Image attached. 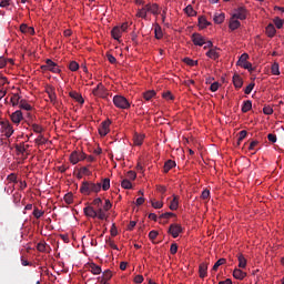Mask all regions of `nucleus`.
<instances>
[{
    "label": "nucleus",
    "instance_id": "61",
    "mask_svg": "<svg viewBox=\"0 0 284 284\" xmlns=\"http://www.w3.org/2000/svg\"><path fill=\"white\" fill-rule=\"evenodd\" d=\"M172 216H174V213L172 212H166V213H162L160 215V219H172Z\"/></svg>",
    "mask_w": 284,
    "mask_h": 284
},
{
    "label": "nucleus",
    "instance_id": "22",
    "mask_svg": "<svg viewBox=\"0 0 284 284\" xmlns=\"http://www.w3.org/2000/svg\"><path fill=\"white\" fill-rule=\"evenodd\" d=\"M199 274H200V278H205V276H207V264L205 263L200 264Z\"/></svg>",
    "mask_w": 284,
    "mask_h": 284
},
{
    "label": "nucleus",
    "instance_id": "6",
    "mask_svg": "<svg viewBox=\"0 0 284 284\" xmlns=\"http://www.w3.org/2000/svg\"><path fill=\"white\" fill-rule=\"evenodd\" d=\"M234 19H240L241 21L247 19V10L243 7L237 8L233 16Z\"/></svg>",
    "mask_w": 284,
    "mask_h": 284
},
{
    "label": "nucleus",
    "instance_id": "33",
    "mask_svg": "<svg viewBox=\"0 0 284 284\" xmlns=\"http://www.w3.org/2000/svg\"><path fill=\"white\" fill-rule=\"evenodd\" d=\"M11 103L13 106L16 105H20L21 103V95H19V93H14L11 99H10Z\"/></svg>",
    "mask_w": 284,
    "mask_h": 284
},
{
    "label": "nucleus",
    "instance_id": "14",
    "mask_svg": "<svg viewBox=\"0 0 284 284\" xmlns=\"http://www.w3.org/2000/svg\"><path fill=\"white\" fill-rule=\"evenodd\" d=\"M69 97H71V99H74V101H77L78 103H81L82 105L85 103V100H83V95H81L77 91H71L69 93Z\"/></svg>",
    "mask_w": 284,
    "mask_h": 284
},
{
    "label": "nucleus",
    "instance_id": "58",
    "mask_svg": "<svg viewBox=\"0 0 284 284\" xmlns=\"http://www.w3.org/2000/svg\"><path fill=\"white\" fill-rule=\"evenodd\" d=\"M254 83H250L245 90H244V94H252V90H254Z\"/></svg>",
    "mask_w": 284,
    "mask_h": 284
},
{
    "label": "nucleus",
    "instance_id": "20",
    "mask_svg": "<svg viewBox=\"0 0 284 284\" xmlns=\"http://www.w3.org/2000/svg\"><path fill=\"white\" fill-rule=\"evenodd\" d=\"M233 85L237 89L243 88V78L239 74L233 75Z\"/></svg>",
    "mask_w": 284,
    "mask_h": 284
},
{
    "label": "nucleus",
    "instance_id": "38",
    "mask_svg": "<svg viewBox=\"0 0 284 284\" xmlns=\"http://www.w3.org/2000/svg\"><path fill=\"white\" fill-rule=\"evenodd\" d=\"M90 270H91V272L94 274V275H99V274H101V266H99V265H97V264H94V263H92V264H90Z\"/></svg>",
    "mask_w": 284,
    "mask_h": 284
},
{
    "label": "nucleus",
    "instance_id": "35",
    "mask_svg": "<svg viewBox=\"0 0 284 284\" xmlns=\"http://www.w3.org/2000/svg\"><path fill=\"white\" fill-rule=\"evenodd\" d=\"M199 26L203 30V29L207 28V26H210V22L207 21V19L205 17H200Z\"/></svg>",
    "mask_w": 284,
    "mask_h": 284
},
{
    "label": "nucleus",
    "instance_id": "55",
    "mask_svg": "<svg viewBox=\"0 0 284 284\" xmlns=\"http://www.w3.org/2000/svg\"><path fill=\"white\" fill-rule=\"evenodd\" d=\"M97 217L100 219V221L105 220V212L103 211V209H99L97 211Z\"/></svg>",
    "mask_w": 284,
    "mask_h": 284
},
{
    "label": "nucleus",
    "instance_id": "27",
    "mask_svg": "<svg viewBox=\"0 0 284 284\" xmlns=\"http://www.w3.org/2000/svg\"><path fill=\"white\" fill-rule=\"evenodd\" d=\"M237 261H239V267H241L242 270H245V267L247 266V260H245V256H243V254H240L237 256Z\"/></svg>",
    "mask_w": 284,
    "mask_h": 284
},
{
    "label": "nucleus",
    "instance_id": "11",
    "mask_svg": "<svg viewBox=\"0 0 284 284\" xmlns=\"http://www.w3.org/2000/svg\"><path fill=\"white\" fill-rule=\"evenodd\" d=\"M45 63H48L49 71L53 72V74H59L61 72V69H59V65H57L54 61L48 59Z\"/></svg>",
    "mask_w": 284,
    "mask_h": 284
},
{
    "label": "nucleus",
    "instance_id": "45",
    "mask_svg": "<svg viewBox=\"0 0 284 284\" xmlns=\"http://www.w3.org/2000/svg\"><path fill=\"white\" fill-rule=\"evenodd\" d=\"M103 192H108V190H110V179H103L102 180V185H101Z\"/></svg>",
    "mask_w": 284,
    "mask_h": 284
},
{
    "label": "nucleus",
    "instance_id": "39",
    "mask_svg": "<svg viewBox=\"0 0 284 284\" xmlns=\"http://www.w3.org/2000/svg\"><path fill=\"white\" fill-rule=\"evenodd\" d=\"M271 72L272 74H274V77H278V74H281L280 68H278V63L274 62L271 67Z\"/></svg>",
    "mask_w": 284,
    "mask_h": 284
},
{
    "label": "nucleus",
    "instance_id": "15",
    "mask_svg": "<svg viewBox=\"0 0 284 284\" xmlns=\"http://www.w3.org/2000/svg\"><path fill=\"white\" fill-rule=\"evenodd\" d=\"M144 139H145V134L134 133L133 135L134 145H143Z\"/></svg>",
    "mask_w": 284,
    "mask_h": 284
},
{
    "label": "nucleus",
    "instance_id": "1",
    "mask_svg": "<svg viewBox=\"0 0 284 284\" xmlns=\"http://www.w3.org/2000/svg\"><path fill=\"white\" fill-rule=\"evenodd\" d=\"M80 192L84 194V196H90L92 192L99 194V192H101V183L83 181L80 186Z\"/></svg>",
    "mask_w": 284,
    "mask_h": 284
},
{
    "label": "nucleus",
    "instance_id": "7",
    "mask_svg": "<svg viewBox=\"0 0 284 284\" xmlns=\"http://www.w3.org/2000/svg\"><path fill=\"white\" fill-rule=\"evenodd\" d=\"M192 42L194 45H199L202 48V45H205V37H203L201 33H193L191 36Z\"/></svg>",
    "mask_w": 284,
    "mask_h": 284
},
{
    "label": "nucleus",
    "instance_id": "28",
    "mask_svg": "<svg viewBox=\"0 0 284 284\" xmlns=\"http://www.w3.org/2000/svg\"><path fill=\"white\" fill-rule=\"evenodd\" d=\"M19 109L27 110V112H30V110H32V105H30L26 100H20Z\"/></svg>",
    "mask_w": 284,
    "mask_h": 284
},
{
    "label": "nucleus",
    "instance_id": "48",
    "mask_svg": "<svg viewBox=\"0 0 284 284\" xmlns=\"http://www.w3.org/2000/svg\"><path fill=\"white\" fill-rule=\"evenodd\" d=\"M36 143H38V145H45V143H48V139H45V136L43 135H39L37 139H36Z\"/></svg>",
    "mask_w": 284,
    "mask_h": 284
},
{
    "label": "nucleus",
    "instance_id": "32",
    "mask_svg": "<svg viewBox=\"0 0 284 284\" xmlns=\"http://www.w3.org/2000/svg\"><path fill=\"white\" fill-rule=\"evenodd\" d=\"M169 207L172 211L179 210V196H173V200L171 201Z\"/></svg>",
    "mask_w": 284,
    "mask_h": 284
},
{
    "label": "nucleus",
    "instance_id": "59",
    "mask_svg": "<svg viewBox=\"0 0 284 284\" xmlns=\"http://www.w3.org/2000/svg\"><path fill=\"white\" fill-rule=\"evenodd\" d=\"M126 178L130 179V181H134L136 179V172L134 171H129L126 173Z\"/></svg>",
    "mask_w": 284,
    "mask_h": 284
},
{
    "label": "nucleus",
    "instance_id": "63",
    "mask_svg": "<svg viewBox=\"0 0 284 284\" xmlns=\"http://www.w3.org/2000/svg\"><path fill=\"white\" fill-rule=\"evenodd\" d=\"M170 252L171 254H176L179 252V245H176L175 243L171 244Z\"/></svg>",
    "mask_w": 284,
    "mask_h": 284
},
{
    "label": "nucleus",
    "instance_id": "2",
    "mask_svg": "<svg viewBox=\"0 0 284 284\" xmlns=\"http://www.w3.org/2000/svg\"><path fill=\"white\" fill-rule=\"evenodd\" d=\"M113 104L120 110H129L130 108V101H128V99H125L123 95H114Z\"/></svg>",
    "mask_w": 284,
    "mask_h": 284
},
{
    "label": "nucleus",
    "instance_id": "13",
    "mask_svg": "<svg viewBox=\"0 0 284 284\" xmlns=\"http://www.w3.org/2000/svg\"><path fill=\"white\" fill-rule=\"evenodd\" d=\"M123 34V32L121 31V27L116 26L111 30V37L115 40V41H121V36Z\"/></svg>",
    "mask_w": 284,
    "mask_h": 284
},
{
    "label": "nucleus",
    "instance_id": "44",
    "mask_svg": "<svg viewBox=\"0 0 284 284\" xmlns=\"http://www.w3.org/2000/svg\"><path fill=\"white\" fill-rule=\"evenodd\" d=\"M273 23L274 26L277 28V30H281V28H283V24H284V20L276 17L274 20H273Z\"/></svg>",
    "mask_w": 284,
    "mask_h": 284
},
{
    "label": "nucleus",
    "instance_id": "34",
    "mask_svg": "<svg viewBox=\"0 0 284 284\" xmlns=\"http://www.w3.org/2000/svg\"><path fill=\"white\" fill-rule=\"evenodd\" d=\"M250 110H252V102L250 100H246L243 102L242 112L247 113L250 112Z\"/></svg>",
    "mask_w": 284,
    "mask_h": 284
},
{
    "label": "nucleus",
    "instance_id": "19",
    "mask_svg": "<svg viewBox=\"0 0 284 284\" xmlns=\"http://www.w3.org/2000/svg\"><path fill=\"white\" fill-rule=\"evenodd\" d=\"M146 12H151V14H154L158 17L159 14V4L153 3V4H146Z\"/></svg>",
    "mask_w": 284,
    "mask_h": 284
},
{
    "label": "nucleus",
    "instance_id": "64",
    "mask_svg": "<svg viewBox=\"0 0 284 284\" xmlns=\"http://www.w3.org/2000/svg\"><path fill=\"white\" fill-rule=\"evenodd\" d=\"M267 139H268V141H270L271 143H276V141H277L276 134H274V133H270V134L267 135Z\"/></svg>",
    "mask_w": 284,
    "mask_h": 284
},
{
    "label": "nucleus",
    "instance_id": "52",
    "mask_svg": "<svg viewBox=\"0 0 284 284\" xmlns=\"http://www.w3.org/2000/svg\"><path fill=\"white\" fill-rule=\"evenodd\" d=\"M162 97L166 101H173L174 100V95H172V92H170V91H166V92L162 93Z\"/></svg>",
    "mask_w": 284,
    "mask_h": 284
},
{
    "label": "nucleus",
    "instance_id": "36",
    "mask_svg": "<svg viewBox=\"0 0 284 284\" xmlns=\"http://www.w3.org/2000/svg\"><path fill=\"white\" fill-rule=\"evenodd\" d=\"M154 34H155V39H163V29H161V26L159 24L155 26Z\"/></svg>",
    "mask_w": 284,
    "mask_h": 284
},
{
    "label": "nucleus",
    "instance_id": "43",
    "mask_svg": "<svg viewBox=\"0 0 284 284\" xmlns=\"http://www.w3.org/2000/svg\"><path fill=\"white\" fill-rule=\"evenodd\" d=\"M183 61L186 65H190L191 68H194V65H199V60H192L190 58H184Z\"/></svg>",
    "mask_w": 284,
    "mask_h": 284
},
{
    "label": "nucleus",
    "instance_id": "10",
    "mask_svg": "<svg viewBox=\"0 0 284 284\" xmlns=\"http://www.w3.org/2000/svg\"><path fill=\"white\" fill-rule=\"evenodd\" d=\"M45 92L50 99V102L53 104V105H57V91L54 90V87H48L45 89Z\"/></svg>",
    "mask_w": 284,
    "mask_h": 284
},
{
    "label": "nucleus",
    "instance_id": "50",
    "mask_svg": "<svg viewBox=\"0 0 284 284\" xmlns=\"http://www.w3.org/2000/svg\"><path fill=\"white\" fill-rule=\"evenodd\" d=\"M37 250H38V252H47V250H48V244H45V243H43V242H40V243H38V245H37Z\"/></svg>",
    "mask_w": 284,
    "mask_h": 284
},
{
    "label": "nucleus",
    "instance_id": "8",
    "mask_svg": "<svg viewBox=\"0 0 284 284\" xmlns=\"http://www.w3.org/2000/svg\"><path fill=\"white\" fill-rule=\"evenodd\" d=\"M112 122L110 120L103 121L99 128V134L100 136H108V133L110 132V124Z\"/></svg>",
    "mask_w": 284,
    "mask_h": 284
},
{
    "label": "nucleus",
    "instance_id": "49",
    "mask_svg": "<svg viewBox=\"0 0 284 284\" xmlns=\"http://www.w3.org/2000/svg\"><path fill=\"white\" fill-rule=\"evenodd\" d=\"M151 205L154 210H161V207H163V202L151 200Z\"/></svg>",
    "mask_w": 284,
    "mask_h": 284
},
{
    "label": "nucleus",
    "instance_id": "17",
    "mask_svg": "<svg viewBox=\"0 0 284 284\" xmlns=\"http://www.w3.org/2000/svg\"><path fill=\"white\" fill-rule=\"evenodd\" d=\"M229 28L230 30H239V28H241V22L232 16Z\"/></svg>",
    "mask_w": 284,
    "mask_h": 284
},
{
    "label": "nucleus",
    "instance_id": "54",
    "mask_svg": "<svg viewBox=\"0 0 284 284\" xmlns=\"http://www.w3.org/2000/svg\"><path fill=\"white\" fill-rule=\"evenodd\" d=\"M32 130L33 132H36L37 134H41V132H43V126L39 125V124H32Z\"/></svg>",
    "mask_w": 284,
    "mask_h": 284
},
{
    "label": "nucleus",
    "instance_id": "46",
    "mask_svg": "<svg viewBox=\"0 0 284 284\" xmlns=\"http://www.w3.org/2000/svg\"><path fill=\"white\" fill-rule=\"evenodd\" d=\"M34 219H41L45 212L39 210V207L34 206L33 212H32Z\"/></svg>",
    "mask_w": 284,
    "mask_h": 284
},
{
    "label": "nucleus",
    "instance_id": "16",
    "mask_svg": "<svg viewBox=\"0 0 284 284\" xmlns=\"http://www.w3.org/2000/svg\"><path fill=\"white\" fill-rule=\"evenodd\" d=\"M233 276L234 278H236L237 281H243V278H245V276H247V273L243 272L240 268H235L233 271Z\"/></svg>",
    "mask_w": 284,
    "mask_h": 284
},
{
    "label": "nucleus",
    "instance_id": "60",
    "mask_svg": "<svg viewBox=\"0 0 284 284\" xmlns=\"http://www.w3.org/2000/svg\"><path fill=\"white\" fill-rule=\"evenodd\" d=\"M156 236H159V231H151V232L149 233V239H150L151 241H154V240L156 239Z\"/></svg>",
    "mask_w": 284,
    "mask_h": 284
},
{
    "label": "nucleus",
    "instance_id": "29",
    "mask_svg": "<svg viewBox=\"0 0 284 284\" xmlns=\"http://www.w3.org/2000/svg\"><path fill=\"white\" fill-rule=\"evenodd\" d=\"M29 148H30V145H26L24 143H20L18 145H16L17 152H19L20 154H26V152L28 151Z\"/></svg>",
    "mask_w": 284,
    "mask_h": 284
},
{
    "label": "nucleus",
    "instance_id": "40",
    "mask_svg": "<svg viewBox=\"0 0 284 284\" xmlns=\"http://www.w3.org/2000/svg\"><path fill=\"white\" fill-rule=\"evenodd\" d=\"M225 263H226V260H225V258H220V260L213 265L212 272H217V271H219V267H221V265H225Z\"/></svg>",
    "mask_w": 284,
    "mask_h": 284
},
{
    "label": "nucleus",
    "instance_id": "18",
    "mask_svg": "<svg viewBox=\"0 0 284 284\" xmlns=\"http://www.w3.org/2000/svg\"><path fill=\"white\" fill-rule=\"evenodd\" d=\"M85 216H90L91 219H97V211L92 206H87L83 209Z\"/></svg>",
    "mask_w": 284,
    "mask_h": 284
},
{
    "label": "nucleus",
    "instance_id": "47",
    "mask_svg": "<svg viewBox=\"0 0 284 284\" xmlns=\"http://www.w3.org/2000/svg\"><path fill=\"white\" fill-rule=\"evenodd\" d=\"M121 185L124 190H132V182H130V180L128 179H124L122 182H121Z\"/></svg>",
    "mask_w": 284,
    "mask_h": 284
},
{
    "label": "nucleus",
    "instance_id": "5",
    "mask_svg": "<svg viewBox=\"0 0 284 284\" xmlns=\"http://www.w3.org/2000/svg\"><path fill=\"white\" fill-rule=\"evenodd\" d=\"M181 232H183V227L180 224H171L169 227V234H171L173 239H179Z\"/></svg>",
    "mask_w": 284,
    "mask_h": 284
},
{
    "label": "nucleus",
    "instance_id": "24",
    "mask_svg": "<svg viewBox=\"0 0 284 284\" xmlns=\"http://www.w3.org/2000/svg\"><path fill=\"white\" fill-rule=\"evenodd\" d=\"M136 17L139 19H148V7H146V4L142 9L138 10Z\"/></svg>",
    "mask_w": 284,
    "mask_h": 284
},
{
    "label": "nucleus",
    "instance_id": "4",
    "mask_svg": "<svg viewBox=\"0 0 284 284\" xmlns=\"http://www.w3.org/2000/svg\"><path fill=\"white\" fill-rule=\"evenodd\" d=\"M94 97H100L101 99H108V90L103 87V83H99L95 89H93Z\"/></svg>",
    "mask_w": 284,
    "mask_h": 284
},
{
    "label": "nucleus",
    "instance_id": "41",
    "mask_svg": "<svg viewBox=\"0 0 284 284\" xmlns=\"http://www.w3.org/2000/svg\"><path fill=\"white\" fill-rule=\"evenodd\" d=\"M110 278H112V271L106 270L102 273V281H104V283H108V281H110Z\"/></svg>",
    "mask_w": 284,
    "mask_h": 284
},
{
    "label": "nucleus",
    "instance_id": "42",
    "mask_svg": "<svg viewBox=\"0 0 284 284\" xmlns=\"http://www.w3.org/2000/svg\"><path fill=\"white\" fill-rule=\"evenodd\" d=\"M184 12L187 14V17H196V11L190 4L184 9Z\"/></svg>",
    "mask_w": 284,
    "mask_h": 284
},
{
    "label": "nucleus",
    "instance_id": "37",
    "mask_svg": "<svg viewBox=\"0 0 284 284\" xmlns=\"http://www.w3.org/2000/svg\"><path fill=\"white\" fill-rule=\"evenodd\" d=\"M247 59H250V55H248L247 53H243V54L240 57V59H239L236 65L242 67L244 63H247Z\"/></svg>",
    "mask_w": 284,
    "mask_h": 284
},
{
    "label": "nucleus",
    "instance_id": "51",
    "mask_svg": "<svg viewBox=\"0 0 284 284\" xmlns=\"http://www.w3.org/2000/svg\"><path fill=\"white\" fill-rule=\"evenodd\" d=\"M69 70H71V72H77V70H79V64L77 63V61H71L69 63Z\"/></svg>",
    "mask_w": 284,
    "mask_h": 284
},
{
    "label": "nucleus",
    "instance_id": "56",
    "mask_svg": "<svg viewBox=\"0 0 284 284\" xmlns=\"http://www.w3.org/2000/svg\"><path fill=\"white\" fill-rule=\"evenodd\" d=\"M263 112H264V114L270 116L271 114H274V109H272V106H270V105H266L263 108Z\"/></svg>",
    "mask_w": 284,
    "mask_h": 284
},
{
    "label": "nucleus",
    "instance_id": "30",
    "mask_svg": "<svg viewBox=\"0 0 284 284\" xmlns=\"http://www.w3.org/2000/svg\"><path fill=\"white\" fill-rule=\"evenodd\" d=\"M70 162L72 163V165H77V163H79V151H73L70 154Z\"/></svg>",
    "mask_w": 284,
    "mask_h": 284
},
{
    "label": "nucleus",
    "instance_id": "21",
    "mask_svg": "<svg viewBox=\"0 0 284 284\" xmlns=\"http://www.w3.org/2000/svg\"><path fill=\"white\" fill-rule=\"evenodd\" d=\"M20 31L23 34H34V28L28 27V24L24 23L20 26Z\"/></svg>",
    "mask_w": 284,
    "mask_h": 284
},
{
    "label": "nucleus",
    "instance_id": "26",
    "mask_svg": "<svg viewBox=\"0 0 284 284\" xmlns=\"http://www.w3.org/2000/svg\"><path fill=\"white\" fill-rule=\"evenodd\" d=\"M154 97H156V91L154 90H150L143 93V99L145 101H151L152 99H154Z\"/></svg>",
    "mask_w": 284,
    "mask_h": 284
},
{
    "label": "nucleus",
    "instance_id": "25",
    "mask_svg": "<svg viewBox=\"0 0 284 284\" xmlns=\"http://www.w3.org/2000/svg\"><path fill=\"white\" fill-rule=\"evenodd\" d=\"M266 34L267 37H270V39L274 38V36L276 34V28L274 27V24L270 23L266 27Z\"/></svg>",
    "mask_w": 284,
    "mask_h": 284
},
{
    "label": "nucleus",
    "instance_id": "62",
    "mask_svg": "<svg viewBox=\"0 0 284 284\" xmlns=\"http://www.w3.org/2000/svg\"><path fill=\"white\" fill-rule=\"evenodd\" d=\"M12 3V0H2L0 2V8H8Z\"/></svg>",
    "mask_w": 284,
    "mask_h": 284
},
{
    "label": "nucleus",
    "instance_id": "9",
    "mask_svg": "<svg viewBox=\"0 0 284 284\" xmlns=\"http://www.w3.org/2000/svg\"><path fill=\"white\" fill-rule=\"evenodd\" d=\"M10 119L12 123H14L16 125H19V123L23 121V112H21V110H17L10 115Z\"/></svg>",
    "mask_w": 284,
    "mask_h": 284
},
{
    "label": "nucleus",
    "instance_id": "12",
    "mask_svg": "<svg viewBox=\"0 0 284 284\" xmlns=\"http://www.w3.org/2000/svg\"><path fill=\"white\" fill-rule=\"evenodd\" d=\"M219 48L214 47L213 49H210L206 52V57H209V59H212L213 61H216V59H219V57H221V53H219Z\"/></svg>",
    "mask_w": 284,
    "mask_h": 284
},
{
    "label": "nucleus",
    "instance_id": "31",
    "mask_svg": "<svg viewBox=\"0 0 284 284\" xmlns=\"http://www.w3.org/2000/svg\"><path fill=\"white\" fill-rule=\"evenodd\" d=\"M214 23L221 24L225 21V13H216L213 18Z\"/></svg>",
    "mask_w": 284,
    "mask_h": 284
},
{
    "label": "nucleus",
    "instance_id": "57",
    "mask_svg": "<svg viewBox=\"0 0 284 284\" xmlns=\"http://www.w3.org/2000/svg\"><path fill=\"white\" fill-rule=\"evenodd\" d=\"M221 88V84L219 82H213L210 87L211 92H216Z\"/></svg>",
    "mask_w": 284,
    "mask_h": 284
},
{
    "label": "nucleus",
    "instance_id": "3",
    "mask_svg": "<svg viewBox=\"0 0 284 284\" xmlns=\"http://www.w3.org/2000/svg\"><path fill=\"white\" fill-rule=\"evenodd\" d=\"M0 125L2 128V132L4 133V136H7L8 139H10L12 134H14V129L12 128V124L10 123V121H2L0 122Z\"/></svg>",
    "mask_w": 284,
    "mask_h": 284
},
{
    "label": "nucleus",
    "instance_id": "23",
    "mask_svg": "<svg viewBox=\"0 0 284 284\" xmlns=\"http://www.w3.org/2000/svg\"><path fill=\"white\" fill-rule=\"evenodd\" d=\"M172 168H176V162H174L173 160H168V161L164 163V168H163L165 174H168V172H169L170 170H172Z\"/></svg>",
    "mask_w": 284,
    "mask_h": 284
},
{
    "label": "nucleus",
    "instance_id": "53",
    "mask_svg": "<svg viewBox=\"0 0 284 284\" xmlns=\"http://www.w3.org/2000/svg\"><path fill=\"white\" fill-rule=\"evenodd\" d=\"M240 68H244V70H248V72H254V68L251 62H244Z\"/></svg>",
    "mask_w": 284,
    "mask_h": 284
}]
</instances>
